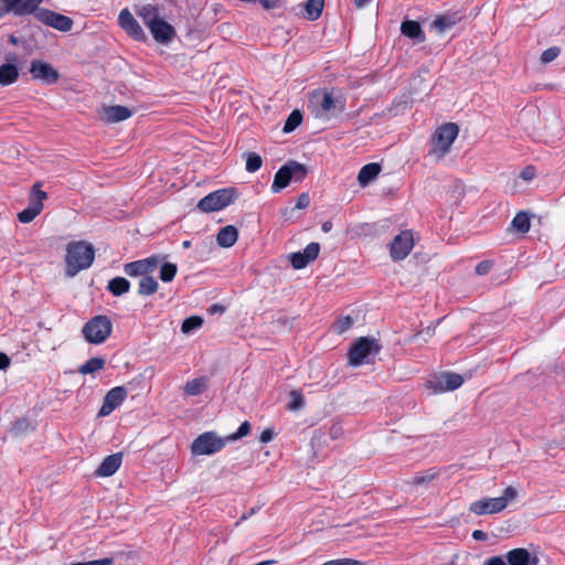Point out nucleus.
<instances>
[{"mask_svg":"<svg viewBox=\"0 0 565 565\" xmlns=\"http://www.w3.org/2000/svg\"><path fill=\"white\" fill-rule=\"evenodd\" d=\"M382 167L377 162H371L361 168L358 174V182L361 186H366L370 182L375 180L380 174Z\"/></svg>","mask_w":565,"mask_h":565,"instance_id":"24","label":"nucleus"},{"mask_svg":"<svg viewBox=\"0 0 565 565\" xmlns=\"http://www.w3.org/2000/svg\"><path fill=\"white\" fill-rule=\"evenodd\" d=\"M140 262L142 264V267H143L146 274L149 275L158 267L159 258L156 256H151V257H148L145 259H140Z\"/></svg>","mask_w":565,"mask_h":565,"instance_id":"45","label":"nucleus"},{"mask_svg":"<svg viewBox=\"0 0 565 565\" xmlns=\"http://www.w3.org/2000/svg\"><path fill=\"white\" fill-rule=\"evenodd\" d=\"M44 205L40 203H29L28 207L18 213V220L21 223L32 222L43 210Z\"/></svg>","mask_w":565,"mask_h":565,"instance_id":"30","label":"nucleus"},{"mask_svg":"<svg viewBox=\"0 0 565 565\" xmlns=\"http://www.w3.org/2000/svg\"><path fill=\"white\" fill-rule=\"evenodd\" d=\"M131 116V109L121 105L105 106L100 111V119L107 124L124 121Z\"/></svg>","mask_w":565,"mask_h":565,"instance_id":"17","label":"nucleus"},{"mask_svg":"<svg viewBox=\"0 0 565 565\" xmlns=\"http://www.w3.org/2000/svg\"><path fill=\"white\" fill-rule=\"evenodd\" d=\"M509 565H537L539 558L532 556L531 553L523 547L509 551L505 555Z\"/></svg>","mask_w":565,"mask_h":565,"instance_id":"20","label":"nucleus"},{"mask_svg":"<svg viewBox=\"0 0 565 565\" xmlns=\"http://www.w3.org/2000/svg\"><path fill=\"white\" fill-rule=\"evenodd\" d=\"M19 77V68L11 63L0 65V85L9 86L17 82Z\"/></svg>","mask_w":565,"mask_h":565,"instance_id":"25","label":"nucleus"},{"mask_svg":"<svg viewBox=\"0 0 565 565\" xmlns=\"http://www.w3.org/2000/svg\"><path fill=\"white\" fill-rule=\"evenodd\" d=\"M536 175V168L532 164L524 167L520 173V178L524 181H531Z\"/></svg>","mask_w":565,"mask_h":565,"instance_id":"46","label":"nucleus"},{"mask_svg":"<svg viewBox=\"0 0 565 565\" xmlns=\"http://www.w3.org/2000/svg\"><path fill=\"white\" fill-rule=\"evenodd\" d=\"M263 164L262 157L256 152H248L246 158V170L248 172H256Z\"/></svg>","mask_w":565,"mask_h":565,"instance_id":"40","label":"nucleus"},{"mask_svg":"<svg viewBox=\"0 0 565 565\" xmlns=\"http://www.w3.org/2000/svg\"><path fill=\"white\" fill-rule=\"evenodd\" d=\"M95 259V249L86 241H73L66 246V274L74 277L79 271L89 268Z\"/></svg>","mask_w":565,"mask_h":565,"instance_id":"3","label":"nucleus"},{"mask_svg":"<svg viewBox=\"0 0 565 565\" xmlns=\"http://www.w3.org/2000/svg\"><path fill=\"white\" fill-rule=\"evenodd\" d=\"M118 23L119 26L134 40L136 41H146L147 35L143 32L140 24L137 22V20L134 18L131 12L125 8L119 12L118 15Z\"/></svg>","mask_w":565,"mask_h":565,"instance_id":"14","label":"nucleus"},{"mask_svg":"<svg viewBox=\"0 0 565 565\" xmlns=\"http://www.w3.org/2000/svg\"><path fill=\"white\" fill-rule=\"evenodd\" d=\"M238 238V231L233 225L222 227L216 235V243L224 248L232 247Z\"/></svg>","mask_w":565,"mask_h":565,"instance_id":"23","label":"nucleus"},{"mask_svg":"<svg viewBox=\"0 0 565 565\" xmlns=\"http://www.w3.org/2000/svg\"><path fill=\"white\" fill-rule=\"evenodd\" d=\"M290 397H291V401L287 405L288 411H291V412L299 411L305 406L303 396L299 391H296V390L291 391Z\"/></svg>","mask_w":565,"mask_h":565,"instance_id":"41","label":"nucleus"},{"mask_svg":"<svg viewBox=\"0 0 565 565\" xmlns=\"http://www.w3.org/2000/svg\"><path fill=\"white\" fill-rule=\"evenodd\" d=\"M182 246H183V248H189L191 246V242L190 241H184L182 243Z\"/></svg>","mask_w":565,"mask_h":565,"instance_id":"58","label":"nucleus"},{"mask_svg":"<svg viewBox=\"0 0 565 565\" xmlns=\"http://www.w3.org/2000/svg\"><path fill=\"white\" fill-rule=\"evenodd\" d=\"M234 189H220L202 198L198 203V209L205 213L221 211L228 206L230 204H232L234 202Z\"/></svg>","mask_w":565,"mask_h":565,"instance_id":"8","label":"nucleus"},{"mask_svg":"<svg viewBox=\"0 0 565 565\" xmlns=\"http://www.w3.org/2000/svg\"><path fill=\"white\" fill-rule=\"evenodd\" d=\"M380 351L381 345L374 338L361 337L349 349V364L353 366L362 365L370 354H377Z\"/></svg>","mask_w":565,"mask_h":565,"instance_id":"9","label":"nucleus"},{"mask_svg":"<svg viewBox=\"0 0 565 565\" xmlns=\"http://www.w3.org/2000/svg\"><path fill=\"white\" fill-rule=\"evenodd\" d=\"M320 253L319 243H309L302 252H296L289 255V260L295 269H302L311 262L316 260Z\"/></svg>","mask_w":565,"mask_h":565,"instance_id":"15","label":"nucleus"},{"mask_svg":"<svg viewBox=\"0 0 565 565\" xmlns=\"http://www.w3.org/2000/svg\"><path fill=\"white\" fill-rule=\"evenodd\" d=\"M178 273V266L173 263H164L160 268L159 278L163 282H170L174 279Z\"/></svg>","mask_w":565,"mask_h":565,"instance_id":"35","label":"nucleus"},{"mask_svg":"<svg viewBox=\"0 0 565 565\" xmlns=\"http://www.w3.org/2000/svg\"><path fill=\"white\" fill-rule=\"evenodd\" d=\"M440 475V469L433 467L429 469H426L424 471L417 472L411 480L407 481V483L412 487L418 488L423 487L427 489L429 484L438 478Z\"/></svg>","mask_w":565,"mask_h":565,"instance_id":"21","label":"nucleus"},{"mask_svg":"<svg viewBox=\"0 0 565 565\" xmlns=\"http://www.w3.org/2000/svg\"><path fill=\"white\" fill-rule=\"evenodd\" d=\"M10 365V359L6 353L0 352V371L6 370Z\"/></svg>","mask_w":565,"mask_h":565,"instance_id":"53","label":"nucleus"},{"mask_svg":"<svg viewBox=\"0 0 565 565\" xmlns=\"http://www.w3.org/2000/svg\"><path fill=\"white\" fill-rule=\"evenodd\" d=\"M124 271L130 277L148 276L140 260L130 262L125 265Z\"/></svg>","mask_w":565,"mask_h":565,"instance_id":"38","label":"nucleus"},{"mask_svg":"<svg viewBox=\"0 0 565 565\" xmlns=\"http://www.w3.org/2000/svg\"><path fill=\"white\" fill-rule=\"evenodd\" d=\"M324 7V0H307L305 8V17L310 21H316L321 17Z\"/></svg>","mask_w":565,"mask_h":565,"instance_id":"27","label":"nucleus"},{"mask_svg":"<svg viewBox=\"0 0 565 565\" xmlns=\"http://www.w3.org/2000/svg\"><path fill=\"white\" fill-rule=\"evenodd\" d=\"M113 564H114L113 557H105V558L94 559V561H89V562L72 563L70 565H113Z\"/></svg>","mask_w":565,"mask_h":565,"instance_id":"47","label":"nucleus"},{"mask_svg":"<svg viewBox=\"0 0 565 565\" xmlns=\"http://www.w3.org/2000/svg\"><path fill=\"white\" fill-rule=\"evenodd\" d=\"M372 0H354V6L356 9H363L371 3Z\"/></svg>","mask_w":565,"mask_h":565,"instance_id":"55","label":"nucleus"},{"mask_svg":"<svg viewBox=\"0 0 565 565\" xmlns=\"http://www.w3.org/2000/svg\"><path fill=\"white\" fill-rule=\"evenodd\" d=\"M561 53V49L558 46H552L543 51L541 55L542 63H550L554 61Z\"/></svg>","mask_w":565,"mask_h":565,"instance_id":"44","label":"nucleus"},{"mask_svg":"<svg viewBox=\"0 0 565 565\" xmlns=\"http://www.w3.org/2000/svg\"><path fill=\"white\" fill-rule=\"evenodd\" d=\"M149 30L153 39L160 43H168L175 35L174 28L161 18L156 23L150 25Z\"/></svg>","mask_w":565,"mask_h":565,"instance_id":"19","label":"nucleus"},{"mask_svg":"<svg viewBox=\"0 0 565 565\" xmlns=\"http://www.w3.org/2000/svg\"><path fill=\"white\" fill-rule=\"evenodd\" d=\"M43 0H0V19L7 14L14 17L32 15L35 21L55 29L60 32H68L74 21L62 13L42 8Z\"/></svg>","mask_w":565,"mask_h":565,"instance_id":"1","label":"nucleus"},{"mask_svg":"<svg viewBox=\"0 0 565 565\" xmlns=\"http://www.w3.org/2000/svg\"><path fill=\"white\" fill-rule=\"evenodd\" d=\"M456 24V19L450 15H438L433 22L431 28L441 33L452 28Z\"/></svg>","mask_w":565,"mask_h":565,"instance_id":"33","label":"nucleus"},{"mask_svg":"<svg viewBox=\"0 0 565 565\" xmlns=\"http://www.w3.org/2000/svg\"><path fill=\"white\" fill-rule=\"evenodd\" d=\"M459 132V127L454 122L441 125L431 137V148L428 154L436 160H440L449 152L450 147Z\"/></svg>","mask_w":565,"mask_h":565,"instance_id":"6","label":"nucleus"},{"mask_svg":"<svg viewBox=\"0 0 565 565\" xmlns=\"http://www.w3.org/2000/svg\"><path fill=\"white\" fill-rule=\"evenodd\" d=\"M353 326V319L350 316L338 318L333 324L332 330L337 334H343Z\"/></svg>","mask_w":565,"mask_h":565,"instance_id":"36","label":"nucleus"},{"mask_svg":"<svg viewBox=\"0 0 565 565\" xmlns=\"http://www.w3.org/2000/svg\"><path fill=\"white\" fill-rule=\"evenodd\" d=\"M472 537H473V540H476V541H486V540H487V537H488V535H487V533H486L484 531H482V530H475V531L472 532Z\"/></svg>","mask_w":565,"mask_h":565,"instance_id":"54","label":"nucleus"},{"mask_svg":"<svg viewBox=\"0 0 565 565\" xmlns=\"http://www.w3.org/2000/svg\"><path fill=\"white\" fill-rule=\"evenodd\" d=\"M105 366V360L103 358H90L83 365L79 366L78 372L81 374H93L97 371L103 370Z\"/></svg>","mask_w":565,"mask_h":565,"instance_id":"32","label":"nucleus"},{"mask_svg":"<svg viewBox=\"0 0 565 565\" xmlns=\"http://www.w3.org/2000/svg\"><path fill=\"white\" fill-rule=\"evenodd\" d=\"M250 433V424L248 422H244L238 427L237 431L227 436L226 440H237L242 437L247 436Z\"/></svg>","mask_w":565,"mask_h":565,"instance_id":"43","label":"nucleus"},{"mask_svg":"<svg viewBox=\"0 0 565 565\" xmlns=\"http://www.w3.org/2000/svg\"><path fill=\"white\" fill-rule=\"evenodd\" d=\"M203 319L199 316H191L183 320L181 324V331L183 333H189L194 329H198L202 326Z\"/></svg>","mask_w":565,"mask_h":565,"instance_id":"39","label":"nucleus"},{"mask_svg":"<svg viewBox=\"0 0 565 565\" xmlns=\"http://www.w3.org/2000/svg\"><path fill=\"white\" fill-rule=\"evenodd\" d=\"M463 383L461 375L457 373L446 372L434 377L428 382V387L435 393H443L459 388Z\"/></svg>","mask_w":565,"mask_h":565,"instance_id":"13","label":"nucleus"},{"mask_svg":"<svg viewBox=\"0 0 565 565\" xmlns=\"http://www.w3.org/2000/svg\"><path fill=\"white\" fill-rule=\"evenodd\" d=\"M121 463H122V454L121 452H116V454L109 455L103 459L100 465L95 470L94 475L96 477H102V478L110 477L118 471Z\"/></svg>","mask_w":565,"mask_h":565,"instance_id":"18","label":"nucleus"},{"mask_svg":"<svg viewBox=\"0 0 565 565\" xmlns=\"http://www.w3.org/2000/svg\"><path fill=\"white\" fill-rule=\"evenodd\" d=\"M321 228H322V231H323L324 233L330 232V231H331V228H332V222H330V221H326L324 223H322Z\"/></svg>","mask_w":565,"mask_h":565,"instance_id":"56","label":"nucleus"},{"mask_svg":"<svg viewBox=\"0 0 565 565\" xmlns=\"http://www.w3.org/2000/svg\"><path fill=\"white\" fill-rule=\"evenodd\" d=\"M107 289L113 296L119 297L129 291L130 282L124 277H115L108 281Z\"/></svg>","mask_w":565,"mask_h":565,"instance_id":"28","label":"nucleus"},{"mask_svg":"<svg viewBox=\"0 0 565 565\" xmlns=\"http://www.w3.org/2000/svg\"><path fill=\"white\" fill-rule=\"evenodd\" d=\"M511 226L521 234H526L531 227L530 215L525 211H520L515 214L511 222Z\"/></svg>","mask_w":565,"mask_h":565,"instance_id":"29","label":"nucleus"},{"mask_svg":"<svg viewBox=\"0 0 565 565\" xmlns=\"http://www.w3.org/2000/svg\"><path fill=\"white\" fill-rule=\"evenodd\" d=\"M492 265L493 264L490 260H482L476 266V273L481 276L486 275L490 271Z\"/></svg>","mask_w":565,"mask_h":565,"instance_id":"49","label":"nucleus"},{"mask_svg":"<svg viewBox=\"0 0 565 565\" xmlns=\"http://www.w3.org/2000/svg\"><path fill=\"white\" fill-rule=\"evenodd\" d=\"M401 33L417 43H423L426 40L420 24L415 20L403 21L401 24Z\"/></svg>","mask_w":565,"mask_h":565,"instance_id":"22","label":"nucleus"},{"mask_svg":"<svg viewBox=\"0 0 565 565\" xmlns=\"http://www.w3.org/2000/svg\"><path fill=\"white\" fill-rule=\"evenodd\" d=\"M414 247V237L412 231H402L390 244V255L393 260L405 259Z\"/></svg>","mask_w":565,"mask_h":565,"instance_id":"11","label":"nucleus"},{"mask_svg":"<svg viewBox=\"0 0 565 565\" xmlns=\"http://www.w3.org/2000/svg\"><path fill=\"white\" fill-rule=\"evenodd\" d=\"M226 439L216 435L215 431H205L199 435L191 445V452L194 456H210L221 451L225 447Z\"/></svg>","mask_w":565,"mask_h":565,"instance_id":"10","label":"nucleus"},{"mask_svg":"<svg viewBox=\"0 0 565 565\" xmlns=\"http://www.w3.org/2000/svg\"><path fill=\"white\" fill-rule=\"evenodd\" d=\"M275 437V433L273 429L270 428H266L262 431L260 436H259V441L263 443V444H267L269 441H271Z\"/></svg>","mask_w":565,"mask_h":565,"instance_id":"51","label":"nucleus"},{"mask_svg":"<svg viewBox=\"0 0 565 565\" xmlns=\"http://www.w3.org/2000/svg\"><path fill=\"white\" fill-rule=\"evenodd\" d=\"M307 173L308 169L305 164L291 160L280 167L275 173L271 191L278 193L288 186L291 181L301 182Z\"/></svg>","mask_w":565,"mask_h":565,"instance_id":"7","label":"nucleus"},{"mask_svg":"<svg viewBox=\"0 0 565 565\" xmlns=\"http://www.w3.org/2000/svg\"><path fill=\"white\" fill-rule=\"evenodd\" d=\"M302 122V114L300 110L295 109L292 110L289 116L287 117L285 125H284V132L288 134L294 131L300 124Z\"/></svg>","mask_w":565,"mask_h":565,"instance_id":"34","label":"nucleus"},{"mask_svg":"<svg viewBox=\"0 0 565 565\" xmlns=\"http://www.w3.org/2000/svg\"><path fill=\"white\" fill-rule=\"evenodd\" d=\"M419 335V333H415V335H413L409 341H413L415 338H417Z\"/></svg>","mask_w":565,"mask_h":565,"instance_id":"59","label":"nucleus"},{"mask_svg":"<svg viewBox=\"0 0 565 565\" xmlns=\"http://www.w3.org/2000/svg\"><path fill=\"white\" fill-rule=\"evenodd\" d=\"M310 204V196L308 193H301L296 201V209H306Z\"/></svg>","mask_w":565,"mask_h":565,"instance_id":"50","label":"nucleus"},{"mask_svg":"<svg viewBox=\"0 0 565 565\" xmlns=\"http://www.w3.org/2000/svg\"><path fill=\"white\" fill-rule=\"evenodd\" d=\"M211 310L214 311V310H220L221 312L224 311V308L222 306H218V305H213L211 307Z\"/></svg>","mask_w":565,"mask_h":565,"instance_id":"57","label":"nucleus"},{"mask_svg":"<svg viewBox=\"0 0 565 565\" xmlns=\"http://www.w3.org/2000/svg\"><path fill=\"white\" fill-rule=\"evenodd\" d=\"M127 397V390L124 386L113 387L104 397L103 405L98 412V416L105 417L120 406Z\"/></svg>","mask_w":565,"mask_h":565,"instance_id":"16","label":"nucleus"},{"mask_svg":"<svg viewBox=\"0 0 565 565\" xmlns=\"http://www.w3.org/2000/svg\"><path fill=\"white\" fill-rule=\"evenodd\" d=\"M204 388V381L202 379H194L188 381L184 386V392L186 395L195 396L202 393Z\"/></svg>","mask_w":565,"mask_h":565,"instance_id":"37","label":"nucleus"},{"mask_svg":"<svg viewBox=\"0 0 565 565\" xmlns=\"http://www.w3.org/2000/svg\"><path fill=\"white\" fill-rule=\"evenodd\" d=\"M158 281L152 276H143L139 280L138 294L141 296L153 295L158 290Z\"/></svg>","mask_w":565,"mask_h":565,"instance_id":"31","label":"nucleus"},{"mask_svg":"<svg viewBox=\"0 0 565 565\" xmlns=\"http://www.w3.org/2000/svg\"><path fill=\"white\" fill-rule=\"evenodd\" d=\"M30 74L33 79L42 81L44 84L52 85L60 79V73L50 63L33 60L30 65Z\"/></svg>","mask_w":565,"mask_h":565,"instance_id":"12","label":"nucleus"},{"mask_svg":"<svg viewBox=\"0 0 565 565\" xmlns=\"http://www.w3.org/2000/svg\"><path fill=\"white\" fill-rule=\"evenodd\" d=\"M308 110L317 119L330 120L345 110V99L327 89H315L309 96Z\"/></svg>","mask_w":565,"mask_h":565,"instance_id":"2","label":"nucleus"},{"mask_svg":"<svg viewBox=\"0 0 565 565\" xmlns=\"http://www.w3.org/2000/svg\"><path fill=\"white\" fill-rule=\"evenodd\" d=\"M47 199V193L41 190V183L35 182L32 186L30 194V203H40L43 205V201Z\"/></svg>","mask_w":565,"mask_h":565,"instance_id":"42","label":"nucleus"},{"mask_svg":"<svg viewBox=\"0 0 565 565\" xmlns=\"http://www.w3.org/2000/svg\"><path fill=\"white\" fill-rule=\"evenodd\" d=\"M483 565H507L501 556H493L488 558Z\"/></svg>","mask_w":565,"mask_h":565,"instance_id":"52","label":"nucleus"},{"mask_svg":"<svg viewBox=\"0 0 565 565\" xmlns=\"http://www.w3.org/2000/svg\"><path fill=\"white\" fill-rule=\"evenodd\" d=\"M138 17L142 20V22L150 28L153 23H156L159 17V10L153 4H145L137 10Z\"/></svg>","mask_w":565,"mask_h":565,"instance_id":"26","label":"nucleus"},{"mask_svg":"<svg viewBox=\"0 0 565 565\" xmlns=\"http://www.w3.org/2000/svg\"><path fill=\"white\" fill-rule=\"evenodd\" d=\"M111 332L113 322L110 318L105 315H97L90 318L82 328L85 341L95 345L106 342Z\"/></svg>","mask_w":565,"mask_h":565,"instance_id":"5","label":"nucleus"},{"mask_svg":"<svg viewBox=\"0 0 565 565\" xmlns=\"http://www.w3.org/2000/svg\"><path fill=\"white\" fill-rule=\"evenodd\" d=\"M256 2H259L264 10H274L281 6V0H256Z\"/></svg>","mask_w":565,"mask_h":565,"instance_id":"48","label":"nucleus"},{"mask_svg":"<svg viewBox=\"0 0 565 565\" xmlns=\"http://www.w3.org/2000/svg\"><path fill=\"white\" fill-rule=\"evenodd\" d=\"M516 497V489L512 486H509L503 490L502 495L498 498H482L471 502L469 505V511L476 515L499 513L508 507L509 502L515 500Z\"/></svg>","mask_w":565,"mask_h":565,"instance_id":"4","label":"nucleus"}]
</instances>
